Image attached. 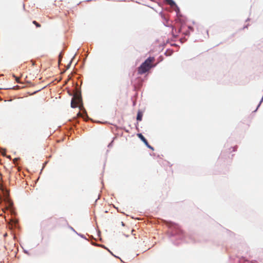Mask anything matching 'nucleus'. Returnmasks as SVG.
<instances>
[{
	"mask_svg": "<svg viewBox=\"0 0 263 263\" xmlns=\"http://www.w3.org/2000/svg\"><path fill=\"white\" fill-rule=\"evenodd\" d=\"M12 203H10V206H11Z\"/></svg>",
	"mask_w": 263,
	"mask_h": 263,
	"instance_id": "f8f14e48",
	"label": "nucleus"
},
{
	"mask_svg": "<svg viewBox=\"0 0 263 263\" xmlns=\"http://www.w3.org/2000/svg\"><path fill=\"white\" fill-rule=\"evenodd\" d=\"M8 208H6L5 210H4V209H3V211L4 212H5V210H8Z\"/></svg>",
	"mask_w": 263,
	"mask_h": 263,
	"instance_id": "9d476101",
	"label": "nucleus"
},
{
	"mask_svg": "<svg viewBox=\"0 0 263 263\" xmlns=\"http://www.w3.org/2000/svg\"><path fill=\"white\" fill-rule=\"evenodd\" d=\"M0 216H2V213H0Z\"/></svg>",
	"mask_w": 263,
	"mask_h": 263,
	"instance_id": "4468645a",
	"label": "nucleus"
},
{
	"mask_svg": "<svg viewBox=\"0 0 263 263\" xmlns=\"http://www.w3.org/2000/svg\"><path fill=\"white\" fill-rule=\"evenodd\" d=\"M166 3L171 6H174L175 5V2L173 0H165Z\"/></svg>",
	"mask_w": 263,
	"mask_h": 263,
	"instance_id": "423d86ee",
	"label": "nucleus"
},
{
	"mask_svg": "<svg viewBox=\"0 0 263 263\" xmlns=\"http://www.w3.org/2000/svg\"><path fill=\"white\" fill-rule=\"evenodd\" d=\"M143 114L141 111H139L137 114V120L138 121H141L142 119Z\"/></svg>",
	"mask_w": 263,
	"mask_h": 263,
	"instance_id": "39448f33",
	"label": "nucleus"
},
{
	"mask_svg": "<svg viewBox=\"0 0 263 263\" xmlns=\"http://www.w3.org/2000/svg\"><path fill=\"white\" fill-rule=\"evenodd\" d=\"M138 137L144 143L145 145H147V140L144 138V137L141 134H138Z\"/></svg>",
	"mask_w": 263,
	"mask_h": 263,
	"instance_id": "7ed1b4c3",
	"label": "nucleus"
},
{
	"mask_svg": "<svg viewBox=\"0 0 263 263\" xmlns=\"http://www.w3.org/2000/svg\"><path fill=\"white\" fill-rule=\"evenodd\" d=\"M154 57H149L147 58L138 68V73L140 74L145 73L148 71L152 67L155 66V65H152V63L154 62Z\"/></svg>",
	"mask_w": 263,
	"mask_h": 263,
	"instance_id": "f257e3e1",
	"label": "nucleus"
},
{
	"mask_svg": "<svg viewBox=\"0 0 263 263\" xmlns=\"http://www.w3.org/2000/svg\"><path fill=\"white\" fill-rule=\"evenodd\" d=\"M146 145V146H147L149 148H150V149H152V150H154V148H153L152 146H151V145L148 144V143H147V145Z\"/></svg>",
	"mask_w": 263,
	"mask_h": 263,
	"instance_id": "6e6552de",
	"label": "nucleus"
},
{
	"mask_svg": "<svg viewBox=\"0 0 263 263\" xmlns=\"http://www.w3.org/2000/svg\"><path fill=\"white\" fill-rule=\"evenodd\" d=\"M32 23L33 24H34L35 25V26L36 27H38V28L41 27V25L39 23H38L37 22H36L35 21H33L32 22Z\"/></svg>",
	"mask_w": 263,
	"mask_h": 263,
	"instance_id": "0eeeda50",
	"label": "nucleus"
},
{
	"mask_svg": "<svg viewBox=\"0 0 263 263\" xmlns=\"http://www.w3.org/2000/svg\"><path fill=\"white\" fill-rule=\"evenodd\" d=\"M17 223V221L16 220H11L9 222L10 228L12 229L13 227H15L16 224Z\"/></svg>",
	"mask_w": 263,
	"mask_h": 263,
	"instance_id": "20e7f679",
	"label": "nucleus"
},
{
	"mask_svg": "<svg viewBox=\"0 0 263 263\" xmlns=\"http://www.w3.org/2000/svg\"><path fill=\"white\" fill-rule=\"evenodd\" d=\"M262 99H263V97H262Z\"/></svg>",
	"mask_w": 263,
	"mask_h": 263,
	"instance_id": "2eb2a0df",
	"label": "nucleus"
},
{
	"mask_svg": "<svg viewBox=\"0 0 263 263\" xmlns=\"http://www.w3.org/2000/svg\"><path fill=\"white\" fill-rule=\"evenodd\" d=\"M71 107L72 108L79 107L80 109H81V107H83L82 99L80 91H76L74 92L71 100Z\"/></svg>",
	"mask_w": 263,
	"mask_h": 263,
	"instance_id": "f03ea898",
	"label": "nucleus"
},
{
	"mask_svg": "<svg viewBox=\"0 0 263 263\" xmlns=\"http://www.w3.org/2000/svg\"><path fill=\"white\" fill-rule=\"evenodd\" d=\"M81 115L80 112H79L78 115Z\"/></svg>",
	"mask_w": 263,
	"mask_h": 263,
	"instance_id": "ddd939ff",
	"label": "nucleus"
},
{
	"mask_svg": "<svg viewBox=\"0 0 263 263\" xmlns=\"http://www.w3.org/2000/svg\"><path fill=\"white\" fill-rule=\"evenodd\" d=\"M16 81L18 82V78H16Z\"/></svg>",
	"mask_w": 263,
	"mask_h": 263,
	"instance_id": "9b49d317",
	"label": "nucleus"
},
{
	"mask_svg": "<svg viewBox=\"0 0 263 263\" xmlns=\"http://www.w3.org/2000/svg\"><path fill=\"white\" fill-rule=\"evenodd\" d=\"M7 236H8V234H7V233H6L4 235V237H7Z\"/></svg>",
	"mask_w": 263,
	"mask_h": 263,
	"instance_id": "1a4fd4ad",
	"label": "nucleus"
}]
</instances>
